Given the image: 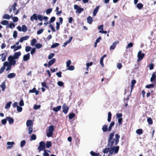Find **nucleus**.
Returning a JSON list of instances; mask_svg holds the SVG:
<instances>
[{"instance_id": "nucleus-1", "label": "nucleus", "mask_w": 156, "mask_h": 156, "mask_svg": "<svg viewBox=\"0 0 156 156\" xmlns=\"http://www.w3.org/2000/svg\"><path fill=\"white\" fill-rule=\"evenodd\" d=\"M119 135L118 134H116L115 135V138L110 141L109 143L108 142L107 146L112 147L114 145H117L119 142Z\"/></svg>"}, {"instance_id": "nucleus-2", "label": "nucleus", "mask_w": 156, "mask_h": 156, "mask_svg": "<svg viewBox=\"0 0 156 156\" xmlns=\"http://www.w3.org/2000/svg\"><path fill=\"white\" fill-rule=\"evenodd\" d=\"M54 130V126L53 125L49 126L46 130V133L47 136L48 137H50L53 134V132Z\"/></svg>"}, {"instance_id": "nucleus-3", "label": "nucleus", "mask_w": 156, "mask_h": 156, "mask_svg": "<svg viewBox=\"0 0 156 156\" xmlns=\"http://www.w3.org/2000/svg\"><path fill=\"white\" fill-rule=\"evenodd\" d=\"M119 149V147L117 146L116 147L115 146H110V154L112 155L113 153L115 154L118 153Z\"/></svg>"}, {"instance_id": "nucleus-4", "label": "nucleus", "mask_w": 156, "mask_h": 156, "mask_svg": "<svg viewBox=\"0 0 156 156\" xmlns=\"http://www.w3.org/2000/svg\"><path fill=\"white\" fill-rule=\"evenodd\" d=\"M12 56L11 55L8 58V60L9 61V63L12 65V66H15L16 64V61L15 60Z\"/></svg>"}, {"instance_id": "nucleus-5", "label": "nucleus", "mask_w": 156, "mask_h": 156, "mask_svg": "<svg viewBox=\"0 0 156 156\" xmlns=\"http://www.w3.org/2000/svg\"><path fill=\"white\" fill-rule=\"evenodd\" d=\"M74 9L76 10V13L80 14L84 10L83 9L80 8L77 5H74Z\"/></svg>"}, {"instance_id": "nucleus-6", "label": "nucleus", "mask_w": 156, "mask_h": 156, "mask_svg": "<svg viewBox=\"0 0 156 156\" xmlns=\"http://www.w3.org/2000/svg\"><path fill=\"white\" fill-rule=\"evenodd\" d=\"M144 55L145 54L144 53H142L141 51H139L137 55L138 57L137 61L140 62L141 60L143 59Z\"/></svg>"}, {"instance_id": "nucleus-7", "label": "nucleus", "mask_w": 156, "mask_h": 156, "mask_svg": "<svg viewBox=\"0 0 156 156\" xmlns=\"http://www.w3.org/2000/svg\"><path fill=\"white\" fill-rule=\"evenodd\" d=\"M45 144L44 142L41 141L40 142L39 145L38 147V149L39 150V151L45 149Z\"/></svg>"}, {"instance_id": "nucleus-8", "label": "nucleus", "mask_w": 156, "mask_h": 156, "mask_svg": "<svg viewBox=\"0 0 156 156\" xmlns=\"http://www.w3.org/2000/svg\"><path fill=\"white\" fill-rule=\"evenodd\" d=\"M17 28L19 31H23L24 32H26L27 30V28L25 25H23L21 27L18 26Z\"/></svg>"}, {"instance_id": "nucleus-9", "label": "nucleus", "mask_w": 156, "mask_h": 156, "mask_svg": "<svg viewBox=\"0 0 156 156\" xmlns=\"http://www.w3.org/2000/svg\"><path fill=\"white\" fill-rule=\"evenodd\" d=\"M62 112L65 114H66L68 112L69 108V107L67 106L66 104L64 103L63 104L62 106Z\"/></svg>"}, {"instance_id": "nucleus-10", "label": "nucleus", "mask_w": 156, "mask_h": 156, "mask_svg": "<svg viewBox=\"0 0 156 156\" xmlns=\"http://www.w3.org/2000/svg\"><path fill=\"white\" fill-rule=\"evenodd\" d=\"M3 65L5 66V67L6 66H7L6 70L7 71L9 70H10L11 69V66L12 65L9 63L8 62H5L3 63Z\"/></svg>"}, {"instance_id": "nucleus-11", "label": "nucleus", "mask_w": 156, "mask_h": 156, "mask_svg": "<svg viewBox=\"0 0 156 156\" xmlns=\"http://www.w3.org/2000/svg\"><path fill=\"white\" fill-rule=\"evenodd\" d=\"M14 144V142L13 141L8 142L7 143V144L8 145V146L7 147V149H11Z\"/></svg>"}, {"instance_id": "nucleus-12", "label": "nucleus", "mask_w": 156, "mask_h": 156, "mask_svg": "<svg viewBox=\"0 0 156 156\" xmlns=\"http://www.w3.org/2000/svg\"><path fill=\"white\" fill-rule=\"evenodd\" d=\"M21 48L22 46L21 45L16 46V45H14L11 47V48L12 49H14V51H16L20 49Z\"/></svg>"}, {"instance_id": "nucleus-13", "label": "nucleus", "mask_w": 156, "mask_h": 156, "mask_svg": "<svg viewBox=\"0 0 156 156\" xmlns=\"http://www.w3.org/2000/svg\"><path fill=\"white\" fill-rule=\"evenodd\" d=\"M119 43V41H117L114 42L112 45H111L110 47V50H114L117 44H118Z\"/></svg>"}, {"instance_id": "nucleus-14", "label": "nucleus", "mask_w": 156, "mask_h": 156, "mask_svg": "<svg viewBox=\"0 0 156 156\" xmlns=\"http://www.w3.org/2000/svg\"><path fill=\"white\" fill-rule=\"evenodd\" d=\"M30 54L29 53H28L23 56V60L25 61H26L29 60L30 58Z\"/></svg>"}, {"instance_id": "nucleus-15", "label": "nucleus", "mask_w": 156, "mask_h": 156, "mask_svg": "<svg viewBox=\"0 0 156 156\" xmlns=\"http://www.w3.org/2000/svg\"><path fill=\"white\" fill-rule=\"evenodd\" d=\"M21 55V52L20 51H19L15 53L13 56H12L13 57L15 58V59H18L19 56H20Z\"/></svg>"}, {"instance_id": "nucleus-16", "label": "nucleus", "mask_w": 156, "mask_h": 156, "mask_svg": "<svg viewBox=\"0 0 156 156\" xmlns=\"http://www.w3.org/2000/svg\"><path fill=\"white\" fill-rule=\"evenodd\" d=\"M56 61V59L55 58H53L50 60L48 63V67L49 68Z\"/></svg>"}, {"instance_id": "nucleus-17", "label": "nucleus", "mask_w": 156, "mask_h": 156, "mask_svg": "<svg viewBox=\"0 0 156 156\" xmlns=\"http://www.w3.org/2000/svg\"><path fill=\"white\" fill-rule=\"evenodd\" d=\"M6 119L8 121L9 124H12L14 122V119L13 118L10 117H6Z\"/></svg>"}, {"instance_id": "nucleus-18", "label": "nucleus", "mask_w": 156, "mask_h": 156, "mask_svg": "<svg viewBox=\"0 0 156 156\" xmlns=\"http://www.w3.org/2000/svg\"><path fill=\"white\" fill-rule=\"evenodd\" d=\"M29 38V36H26L23 37L21 38L19 40L20 42L22 43L23 41L27 40H28Z\"/></svg>"}, {"instance_id": "nucleus-19", "label": "nucleus", "mask_w": 156, "mask_h": 156, "mask_svg": "<svg viewBox=\"0 0 156 156\" xmlns=\"http://www.w3.org/2000/svg\"><path fill=\"white\" fill-rule=\"evenodd\" d=\"M30 20L31 21L33 22L34 20H37V15L36 14H34L31 17Z\"/></svg>"}, {"instance_id": "nucleus-20", "label": "nucleus", "mask_w": 156, "mask_h": 156, "mask_svg": "<svg viewBox=\"0 0 156 156\" xmlns=\"http://www.w3.org/2000/svg\"><path fill=\"white\" fill-rule=\"evenodd\" d=\"M26 126L27 127H30L31 126H33V122L31 120H28L26 122Z\"/></svg>"}, {"instance_id": "nucleus-21", "label": "nucleus", "mask_w": 156, "mask_h": 156, "mask_svg": "<svg viewBox=\"0 0 156 156\" xmlns=\"http://www.w3.org/2000/svg\"><path fill=\"white\" fill-rule=\"evenodd\" d=\"M16 76V74L15 73H10L9 74L7 75V77L11 79V78H14Z\"/></svg>"}, {"instance_id": "nucleus-22", "label": "nucleus", "mask_w": 156, "mask_h": 156, "mask_svg": "<svg viewBox=\"0 0 156 156\" xmlns=\"http://www.w3.org/2000/svg\"><path fill=\"white\" fill-rule=\"evenodd\" d=\"M156 72L153 73L152 76L150 79V81L151 82H153L154 80L156 78V76L155 75Z\"/></svg>"}, {"instance_id": "nucleus-23", "label": "nucleus", "mask_w": 156, "mask_h": 156, "mask_svg": "<svg viewBox=\"0 0 156 156\" xmlns=\"http://www.w3.org/2000/svg\"><path fill=\"white\" fill-rule=\"evenodd\" d=\"M99 8V6H96L95 8L94 9L93 12V15L94 16H95L96 15L97 13L98 12Z\"/></svg>"}, {"instance_id": "nucleus-24", "label": "nucleus", "mask_w": 156, "mask_h": 156, "mask_svg": "<svg viewBox=\"0 0 156 156\" xmlns=\"http://www.w3.org/2000/svg\"><path fill=\"white\" fill-rule=\"evenodd\" d=\"M114 135V132L111 133L110 134L108 139V142H109V143L110 142V141L112 140Z\"/></svg>"}, {"instance_id": "nucleus-25", "label": "nucleus", "mask_w": 156, "mask_h": 156, "mask_svg": "<svg viewBox=\"0 0 156 156\" xmlns=\"http://www.w3.org/2000/svg\"><path fill=\"white\" fill-rule=\"evenodd\" d=\"M0 87L2 89V90L4 91L5 88V81H3L2 83L0 86Z\"/></svg>"}, {"instance_id": "nucleus-26", "label": "nucleus", "mask_w": 156, "mask_h": 156, "mask_svg": "<svg viewBox=\"0 0 156 156\" xmlns=\"http://www.w3.org/2000/svg\"><path fill=\"white\" fill-rule=\"evenodd\" d=\"M6 54L4 53L0 55V56H2L1 59L2 62H3L6 59Z\"/></svg>"}, {"instance_id": "nucleus-27", "label": "nucleus", "mask_w": 156, "mask_h": 156, "mask_svg": "<svg viewBox=\"0 0 156 156\" xmlns=\"http://www.w3.org/2000/svg\"><path fill=\"white\" fill-rule=\"evenodd\" d=\"M108 126L106 125H104L102 127V129L103 132H106L108 131Z\"/></svg>"}, {"instance_id": "nucleus-28", "label": "nucleus", "mask_w": 156, "mask_h": 156, "mask_svg": "<svg viewBox=\"0 0 156 156\" xmlns=\"http://www.w3.org/2000/svg\"><path fill=\"white\" fill-rule=\"evenodd\" d=\"M115 124V122H112L110 125V126H109V127L108 129V131H110L112 129V127Z\"/></svg>"}, {"instance_id": "nucleus-29", "label": "nucleus", "mask_w": 156, "mask_h": 156, "mask_svg": "<svg viewBox=\"0 0 156 156\" xmlns=\"http://www.w3.org/2000/svg\"><path fill=\"white\" fill-rule=\"evenodd\" d=\"M61 106H58L55 108H54L53 109V110L55 112H57L59 111L61 108Z\"/></svg>"}, {"instance_id": "nucleus-30", "label": "nucleus", "mask_w": 156, "mask_h": 156, "mask_svg": "<svg viewBox=\"0 0 156 156\" xmlns=\"http://www.w3.org/2000/svg\"><path fill=\"white\" fill-rule=\"evenodd\" d=\"M87 22L88 23H89L90 24H91L92 22L93 21V19H92V18L90 16H88L87 18Z\"/></svg>"}, {"instance_id": "nucleus-31", "label": "nucleus", "mask_w": 156, "mask_h": 156, "mask_svg": "<svg viewBox=\"0 0 156 156\" xmlns=\"http://www.w3.org/2000/svg\"><path fill=\"white\" fill-rule=\"evenodd\" d=\"M136 133L138 135L142 134L143 133V130L141 129H137L136 130Z\"/></svg>"}, {"instance_id": "nucleus-32", "label": "nucleus", "mask_w": 156, "mask_h": 156, "mask_svg": "<svg viewBox=\"0 0 156 156\" xmlns=\"http://www.w3.org/2000/svg\"><path fill=\"white\" fill-rule=\"evenodd\" d=\"M28 127V134H31L33 131V126H32Z\"/></svg>"}, {"instance_id": "nucleus-33", "label": "nucleus", "mask_w": 156, "mask_h": 156, "mask_svg": "<svg viewBox=\"0 0 156 156\" xmlns=\"http://www.w3.org/2000/svg\"><path fill=\"white\" fill-rule=\"evenodd\" d=\"M110 148H109V147H106L103 150V152L105 154L107 153L108 152H109V153H110Z\"/></svg>"}, {"instance_id": "nucleus-34", "label": "nucleus", "mask_w": 156, "mask_h": 156, "mask_svg": "<svg viewBox=\"0 0 156 156\" xmlns=\"http://www.w3.org/2000/svg\"><path fill=\"white\" fill-rule=\"evenodd\" d=\"M11 104V101H9V102L6 103V106L5 107V109H7L9 108Z\"/></svg>"}, {"instance_id": "nucleus-35", "label": "nucleus", "mask_w": 156, "mask_h": 156, "mask_svg": "<svg viewBox=\"0 0 156 156\" xmlns=\"http://www.w3.org/2000/svg\"><path fill=\"white\" fill-rule=\"evenodd\" d=\"M136 81L133 80H132L131 83V92L132 91V90L133 89L134 84L136 83Z\"/></svg>"}, {"instance_id": "nucleus-36", "label": "nucleus", "mask_w": 156, "mask_h": 156, "mask_svg": "<svg viewBox=\"0 0 156 156\" xmlns=\"http://www.w3.org/2000/svg\"><path fill=\"white\" fill-rule=\"evenodd\" d=\"M3 18L7 20H9L10 19V16L8 14H5L3 16Z\"/></svg>"}, {"instance_id": "nucleus-37", "label": "nucleus", "mask_w": 156, "mask_h": 156, "mask_svg": "<svg viewBox=\"0 0 156 156\" xmlns=\"http://www.w3.org/2000/svg\"><path fill=\"white\" fill-rule=\"evenodd\" d=\"M37 42V40L36 39L34 38L32 40L31 42V46H34L35 44Z\"/></svg>"}, {"instance_id": "nucleus-38", "label": "nucleus", "mask_w": 156, "mask_h": 156, "mask_svg": "<svg viewBox=\"0 0 156 156\" xmlns=\"http://www.w3.org/2000/svg\"><path fill=\"white\" fill-rule=\"evenodd\" d=\"M112 117V114L110 112H109L108 113V122H110L111 120Z\"/></svg>"}, {"instance_id": "nucleus-39", "label": "nucleus", "mask_w": 156, "mask_h": 156, "mask_svg": "<svg viewBox=\"0 0 156 156\" xmlns=\"http://www.w3.org/2000/svg\"><path fill=\"white\" fill-rule=\"evenodd\" d=\"M143 6V5L141 3H139L136 5L137 8L139 9H141Z\"/></svg>"}, {"instance_id": "nucleus-40", "label": "nucleus", "mask_w": 156, "mask_h": 156, "mask_svg": "<svg viewBox=\"0 0 156 156\" xmlns=\"http://www.w3.org/2000/svg\"><path fill=\"white\" fill-rule=\"evenodd\" d=\"M26 144V142L25 140H22L20 144V146L21 147H23Z\"/></svg>"}, {"instance_id": "nucleus-41", "label": "nucleus", "mask_w": 156, "mask_h": 156, "mask_svg": "<svg viewBox=\"0 0 156 156\" xmlns=\"http://www.w3.org/2000/svg\"><path fill=\"white\" fill-rule=\"evenodd\" d=\"M67 67V69L68 70H73L75 69L74 67L73 66H70Z\"/></svg>"}, {"instance_id": "nucleus-42", "label": "nucleus", "mask_w": 156, "mask_h": 156, "mask_svg": "<svg viewBox=\"0 0 156 156\" xmlns=\"http://www.w3.org/2000/svg\"><path fill=\"white\" fill-rule=\"evenodd\" d=\"M147 122L149 124L151 125L153 123L152 119L150 117L148 118L147 119Z\"/></svg>"}, {"instance_id": "nucleus-43", "label": "nucleus", "mask_w": 156, "mask_h": 156, "mask_svg": "<svg viewBox=\"0 0 156 156\" xmlns=\"http://www.w3.org/2000/svg\"><path fill=\"white\" fill-rule=\"evenodd\" d=\"M59 44L58 43H55L54 44H53L51 46V48H56L59 45Z\"/></svg>"}, {"instance_id": "nucleus-44", "label": "nucleus", "mask_w": 156, "mask_h": 156, "mask_svg": "<svg viewBox=\"0 0 156 156\" xmlns=\"http://www.w3.org/2000/svg\"><path fill=\"white\" fill-rule=\"evenodd\" d=\"M154 85L153 84H150L146 86L145 87L147 88H150L151 87H154Z\"/></svg>"}, {"instance_id": "nucleus-45", "label": "nucleus", "mask_w": 156, "mask_h": 156, "mask_svg": "<svg viewBox=\"0 0 156 156\" xmlns=\"http://www.w3.org/2000/svg\"><path fill=\"white\" fill-rule=\"evenodd\" d=\"M51 141L48 142L46 145V147L47 148H49L51 147Z\"/></svg>"}, {"instance_id": "nucleus-46", "label": "nucleus", "mask_w": 156, "mask_h": 156, "mask_svg": "<svg viewBox=\"0 0 156 156\" xmlns=\"http://www.w3.org/2000/svg\"><path fill=\"white\" fill-rule=\"evenodd\" d=\"M1 23L2 24L4 25H7L8 24L9 22L8 21L6 20H4L2 21Z\"/></svg>"}, {"instance_id": "nucleus-47", "label": "nucleus", "mask_w": 156, "mask_h": 156, "mask_svg": "<svg viewBox=\"0 0 156 156\" xmlns=\"http://www.w3.org/2000/svg\"><path fill=\"white\" fill-rule=\"evenodd\" d=\"M75 116V114L73 113H70L69 115V119H72Z\"/></svg>"}, {"instance_id": "nucleus-48", "label": "nucleus", "mask_w": 156, "mask_h": 156, "mask_svg": "<svg viewBox=\"0 0 156 156\" xmlns=\"http://www.w3.org/2000/svg\"><path fill=\"white\" fill-rule=\"evenodd\" d=\"M38 20L40 21H42L43 20V16L41 15H37V20Z\"/></svg>"}, {"instance_id": "nucleus-49", "label": "nucleus", "mask_w": 156, "mask_h": 156, "mask_svg": "<svg viewBox=\"0 0 156 156\" xmlns=\"http://www.w3.org/2000/svg\"><path fill=\"white\" fill-rule=\"evenodd\" d=\"M59 9V8L58 7H57L56 8L55 11L56 12V14H57V15L60 14L62 12L61 11H58Z\"/></svg>"}, {"instance_id": "nucleus-50", "label": "nucleus", "mask_w": 156, "mask_h": 156, "mask_svg": "<svg viewBox=\"0 0 156 156\" xmlns=\"http://www.w3.org/2000/svg\"><path fill=\"white\" fill-rule=\"evenodd\" d=\"M35 47L36 48L39 49L42 47V45L40 44L37 43L35 45Z\"/></svg>"}, {"instance_id": "nucleus-51", "label": "nucleus", "mask_w": 156, "mask_h": 156, "mask_svg": "<svg viewBox=\"0 0 156 156\" xmlns=\"http://www.w3.org/2000/svg\"><path fill=\"white\" fill-rule=\"evenodd\" d=\"M30 141H32V140H35L36 139V136L35 134H32L30 137Z\"/></svg>"}, {"instance_id": "nucleus-52", "label": "nucleus", "mask_w": 156, "mask_h": 156, "mask_svg": "<svg viewBox=\"0 0 156 156\" xmlns=\"http://www.w3.org/2000/svg\"><path fill=\"white\" fill-rule=\"evenodd\" d=\"M31 49V48L30 46H27L25 47V51L27 52L29 51Z\"/></svg>"}, {"instance_id": "nucleus-53", "label": "nucleus", "mask_w": 156, "mask_h": 156, "mask_svg": "<svg viewBox=\"0 0 156 156\" xmlns=\"http://www.w3.org/2000/svg\"><path fill=\"white\" fill-rule=\"evenodd\" d=\"M133 44L132 43L130 42L126 46V49H128L129 48H131L133 47Z\"/></svg>"}, {"instance_id": "nucleus-54", "label": "nucleus", "mask_w": 156, "mask_h": 156, "mask_svg": "<svg viewBox=\"0 0 156 156\" xmlns=\"http://www.w3.org/2000/svg\"><path fill=\"white\" fill-rule=\"evenodd\" d=\"M17 110L19 112H21L22 110V107L18 105L17 107Z\"/></svg>"}, {"instance_id": "nucleus-55", "label": "nucleus", "mask_w": 156, "mask_h": 156, "mask_svg": "<svg viewBox=\"0 0 156 156\" xmlns=\"http://www.w3.org/2000/svg\"><path fill=\"white\" fill-rule=\"evenodd\" d=\"M41 107V106L40 105H34V108L35 110L38 109L40 108Z\"/></svg>"}, {"instance_id": "nucleus-56", "label": "nucleus", "mask_w": 156, "mask_h": 156, "mask_svg": "<svg viewBox=\"0 0 156 156\" xmlns=\"http://www.w3.org/2000/svg\"><path fill=\"white\" fill-rule=\"evenodd\" d=\"M122 118H119L118 119V122L119 124L120 125L122 124Z\"/></svg>"}, {"instance_id": "nucleus-57", "label": "nucleus", "mask_w": 156, "mask_h": 156, "mask_svg": "<svg viewBox=\"0 0 156 156\" xmlns=\"http://www.w3.org/2000/svg\"><path fill=\"white\" fill-rule=\"evenodd\" d=\"M57 84L58 86L61 87L63 86L64 85V83L61 81H59L57 83Z\"/></svg>"}, {"instance_id": "nucleus-58", "label": "nucleus", "mask_w": 156, "mask_h": 156, "mask_svg": "<svg viewBox=\"0 0 156 156\" xmlns=\"http://www.w3.org/2000/svg\"><path fill=\"white\" fill-rule=\"evenodd\" d=\"M17 4L16 3H15L13 5L12 8L13 11H15L16 10V7L17 6Z\"/></svg>"}, {"instance_id": "nucleus-59", "label": "nucleus", "mask_w": 156, "mask_h": 156, "mask_svg": "<svg viewBox=\"0 0 156 156\" xmlns=\"http://www.w3.org/2000/svg\"><path fill=\"white\" fill-rule=\"evenodd\" d=\"M5 66L3 65V66L0 69V74L2 73L5 69Z\"/></svg>"}, {"instance_id": "nucleus-60", "label": "nucleus", "mask_w": 156, "mask_h": 156, "mask_svg": "<svg viewBox=\"0 0 156 156\" xmlns=\"http://www.w3.org/2000/svg\"><path fill=\"white\" fill-rule=\"evenodd\" d=\"M55 17L53 16V17H52L50 19V21L49 22V23H50L53 22H54L55 21Z\"/></svg>"}, {"instance_id": "nucleus-61", "label": "nucleus", "mask_w": 156, "mask_h": 156, "mask_svg": "<svg viewBox=\"0 0 156 156\" xmlns=\"http://www.w3.org/2000/svg\"><path fill=\"white\" fill-rule=\"evenodd\" d=\"M17 32L16 30H15L14 31L13 34V37L15 38L17 37Z\"/></svg>"}, {"instance_id": "nucleus-62", "label": "nucleus", "mask_w": 156, "mask_h": 156, "mask_svg": "<svg viewBox=\"0 0 156 156\" xmlns=\"http://www.w3.org/2000/svg\"><path fill=\"white\" fill-rule=\"evenodd\" d=\"M52 11V9H48L46 11V13L47 14H50Z\"/></svg>"}, {"instance_id": "nucleus-63", "label": "nucleus", "mask_w": 156, "mask_h": 156, "mask_svg": "<svg viewBox=\"0 0 156 156\" xmlns=\"http://www.w3.org/2000/svg\"><path fill=\"white\" fill-rule=\"evenodd\" d=\"M43 29L41 28L37 31V34H41L43 32Z\"/></svg>"}, {"instance_id": "nucleus-64", "label": "nucleus", "mask_w": 156, "mask_h": 156, "mask_svg": "<svg viewBox=\"0 0 156 156\" xmlns=\"http://www.w3.org/2000/svg\"><path fill=\"white\" fill-rule=\"evenodd\" d=\"M43 155L44 156H49V154L47 153V151H46L45 150L44 151Z\"/></svg>"}]
</instances>
